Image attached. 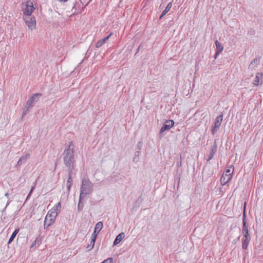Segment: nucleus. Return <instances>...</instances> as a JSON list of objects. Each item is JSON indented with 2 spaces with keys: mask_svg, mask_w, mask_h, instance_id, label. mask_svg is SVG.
Instances as JSON below:
<instances>
[{
  "mask_svg": "<svg viewBox=\"0 0 263 263\" xmlns=\"http://www.w3.org/2000/svg\"><path fill=\"white\" fill-rule=\"evenodd\" d=\"M103 226V224L102 222H98L95 226L94 231L91 236L97 237L98 233L102 230Z\"/></svg>",
  "mask_w": 263,
  "mask_h": 263,
  "instance_id": "nucleus-11",
  "label": "nucleus"
},
{
  "mask_svg": "<svg viewBox=\"0 0 263 263\" xmlns=\"http://www.w3.org/2000/svg\"><path fill=\"white\" fill-rule=\"evenodd\" d=\"M27 111L28 110H24V111H23V112L22 114V118H24L26 116Z\"/></svg>",
  "mask_w": 263,
  "mask_h": 263,
  "instance_id": "nucleus-31",
  "label": "nucleus"
},
{
  "mask_svg": "<svg viewBox=\"0 0 263 263\" xmlns=\"http://www.w3.org/2000/svg\"><path fill=\"white\" fill-rule=\"evenodd\" d=\"M20 231V229L17 228L14 231L12 234L11 236H10L9 240H8V243H10L14 239V238L15 237L16 234L18 233Z\"/></svg>",
  "mask_w": 263,
  "mask_h": 263,
  "instance_id": "nucleus-22",
  "label": "nucleus"
},
{
  "mask_svg": "<svg viewBox=\"0 0 263 263\" xmlns=\"http://www.w3.org/2000/svg\"><path fill=\"white\" fill-rule=\"evenodd\" d=\"M242 223H243V226H242V233H243V234L249 233V231H248V227H247L246 218V213H245V212L243 213V215Z\"/></svg>",
  "mask_w": 263,
  "mask_h": 263,
  "instance_id": "nucleus-16",
  "label": "nucleus"
},
{
  "mask_svg": "<svg viewBox=\"0 0 263 263\" xmlns=\"http://www.w3.org/2000/svg\"><path fill=\"white\" fill-rule=\"evenodd\" d=\"M49 218H48V220H47V222H49Z\"/></svg>",
  "mask_w": 263,
  "mask_h": 263,
  "instance_id": "nucleus-38",
  "label": "nucleus"
},
{
  "mask_svg": "<svg viewBox=\"0 0 263 263\" xmlns=\"http://www.w3.org/2000/svg\"><path fill=\"white\" fill-rule=\"evenodd\" d=\"M83 198L82 197H79V203L78 205V211L79 212H81L83 208L84 204L82 203V200Z\"/></svg>",
  "mask_w": 263,
  "mask_h": 263,
  "instance_id": "nucleus-23",
  "label": "nucleus"
},
{
  "mask_svg": "<svg viewBox=\"0 0 263 263\" xmlns=\"http://www.w3.org/2000/svg\"><path fill=\"white\" fill-rule=\"evenodd\" d=\"M5 196L6 197H7V198H8V196H9V193H8V192L6 193H5Z\"/></svg>",
  "mask_w": 263,
  "mask_h": 263,
  "instance_id": "nucleus-32",
  "label": "nucleus"
},
{
  "mask_svg": "<svg viewBox=\"0 0 263 263\" xmlns=\"http://www.w3.org/2000/svg\"><path fill=\"white\" fill-rule=\"evenodd\" d=\"M30 154H26V155L22 156L17 162V165H21L22 164L25 163L27 160L29 158Z\"/></svg>",
  "mask_w": 263,
  "mask_h": 263,
  "instance_id": "nucleus-17",
  "label": "nucleus"
},
{
  "mask_svg": "<svg viewBox=\"0 0 263 263\" xmlns=\"http://www.w3.org/2000/svg\"><path fill=\"white\" fill-rule=\"evenodd\" d=\"M93 183L88 178H83L82 179L80 196L84 198L87 195L90 194L93 191Z\"/></svg>",
  "mask_w": 263,
  "mask_h": 263,
  "instance_id": "nucleus-2",
  "label": "nucleus"
},
{
  "mask_svg": "<svg viewBox=\"0 0 263 263\" xmlns=\"http://www.w3.org/2000/svg\"><path fill=\"white\" fill-rule=\"evenodd\" d=\"M41 93H36L33 94L28 99L25 106V107L27 108V110H28L29 108L32 107L34 105V103L37 101L38 100L36 99L37 97H41Z\"/></svg>",
  "mask_w": 263,
  "mask_h": 263,
  "instance_id": "nucleus-7",
  "label": "nucleus"
},
{
  "mask_svg": "<svg viewBox=\"0 0 263 263\" xmlns=\"http://www.w3.org/2000/svg\"><path fill=\"white\" fill-rule=\"evenodd\" d=\"M9 202H7V204H6V205L5 208H7V206H8V205L9 204Z\"/></svg>",
  "mask_w": 263,
  "mask_h": 263,
  "instance_id": "nucleus-36",
  "label": "nucleus"
},
{
  "mask_svg": "<svg viewBox=\"0 0 263 263\" xmlns=\"http://www.w3.org/2000/svg\"><path fill=\"white\" fill-rule=\"evenodd\" d=\"M61 203L60 202H58L55 205V206H54L52 209H54L55 210V211L57 212L58 211H59L61 209Z\"/></svg>",
  "mask_w": 263,
  "mask_h": 263,
  "instance_id": "nucleus-27",
  "label": "nucleus"
},
{
  "mask_svg": "<svg viewBox=\"0 0 263 263\" xmlns=\"http://www.w3.org/2000/svg\"><path fill=\"white\" fill-rule=\"evenodd\" d=\"M216 152H217V145H216V144H215L213 146H212L211 148L210 153L209 155H208V159H207V161H210V160H211L213 158V157H214V155L216 154Z\"/></svg>",
  "mask_w": 263,
  "mask_h": 263,
  "instance_id": "nucleus-15",
  "label": "nucleus"
},
{
  "mask_svg": "<svg viewBox=\"0 0 263 263\" xmlns=\"http://www.w3.org/2000/svg\"><path fill=\"white\" fill-rule=\"evenodd\" d=\"M177 165L178 166H180L181 165V161L180 162H177Z\"/></svg>",
  "mask_w": 263,
  "mask_h": 263,
  "instance_id": "nucleus-33",
  "label": "nucleus"
},
{
  "mask_svg": "<svg viewBox=\"0 0 263 263\" xmlns=\"http://www.w3.org/2000/svg\"><path fill=\"white\" fill-rule=\"evenodd\" d=\"M234 171V166L230 167L224 172L220 178V182L222 185L227 184L231 179Z\"/></svg>",
  "mask_w": 263,
  "mask_h": 263,
  "instance_id": "nucleus-3",
  "label": "nucleus"
},
{
  "mask_svg": "<svg viewBox=\"0 0 263 263\" xmlns=\"http://www.w3.org/2000/svg\"><path fill=\"white\" fill-rule=\"evenodd\" d=\"M164 16H162V13L161 14V15H160V17H159V20H161Z\"/></svg>",
  "mask_w": 263,
  "mask_h": 263,
  "instance_id": "nucleus-35",
  "label": "nucleus"
},
{
  "mask_svg": "<svg viewBox=\"0 0 263 263\" xmlns=\"http://www.w3.org/2000/svg\"><path fill=\"white\" fill-rule=\"evenodd\" d=\"M58 215V212L55 211L54 209H51L48 211L44 220V228L48 227L55 220V217Z\"/></svg>",
  "mask_w": 263,
  "mask_h": 263,
  "instance_id": "nucleus-4",
  "label": "nucleus"
},
{
  "mask_svg": "<svg viewBox=\"0 0 263 263\" xmlns=\"http://www.w3.org/2000/svg\"><path fill=\"white\" fill-rule=\"evenodd\" d=\"M260 63V59L258 58L254 59L249 65V68L252 69L256 67Z\"/></svg>",
  "mask_w": 263,
  "mask_h": 263,
  "instance_id": "nucleus-19",
  "label": "nucleus"
},
{
  "mask_svg": "<svg viewBox=\"0 0 263 263\" xmlns=\"http://www.w3.org/2000/svg\"><path fill=\"white\" fill-rule=\"evenodd\" d=\"M172 7V2H170L167 6L166 7L165 9L163 10L162 12V16H164L171 9V8Z\"/></svg>",
  "mask_w": 263,
  "mask_h": 263,
  "instance_id": "nucleus-24",
  "label": "nucleus"
},
{
  "mask_svg": "<svg viewBox=\"0 0 263 263\" xmlns=\"http://www.w3.org/2000/svg\"><path fill=\"white\" fill-rule=\"evenodd\" d=\"M96 238H97V237H95L93 236H91V241H90V244H89V246H91L92 248L94 247V245H95V241H96Z\"/></svg>",
  "mask_w": 263,
  "mask_h": 263,
  "instance_id": "nucleus-26",
  "label": "nucleus"
},
{
  "mask_svg": "<svg viewBox=\"0 0 263 263\" xmlns=\"http://www.w3.org/2000/svg\"><path fill=\"white\" fill-rule=\"evenodd\" d=\"M223 120V115L221 114L219 116H218L215 121L214 125L212 127L211 133L213 135H214L215 133L217 132V129L219 128L220 126L221 122Z\"/></svg>",
  "mask_w": 263,
  "mask_h": 263,
  "instance_id": "nucleus-8",
  "label": "nucleus"
},
{
  "mask_svg": "<svg viewBox=\"0 0 263 263\" xmlns=\"http://www.w3.org/2000/svg\"><path fill=\"white\" fill-rule=\"evenodd\" d=\"M74 146L71 141L68 145L65 146L63 153V159L64 165L66 166L76 165V159L74 154Z\"/></svg>",
  "mask_w": 263,
  "mask_h": 263,
  "instance_id": "nucleus-1",
  "label": "nucleus"
},
{
  "mask_svg": "<svg viewBox=\"0 0 263 263\" xmlns=\"http://www.w3.org/2000/svg\"><path fill=\"white\" fill-rule=\"evenodd\" d=\"M263 83V74L262 73H257L256 75L255 80L253 84L255 86H258Z\"/></svg>",
  "mask_w": 263,
  "mask_h": 263,
  "instance_id": "nucleus-12",
  "label": "nucleus"
},
{
  "mask_svg": "<svg viewBox=\"0 0 263 263\" xmlns=\"http://www.w3.org/2000/svg\"><path fill=\"white\" fill-rule=\"evenodd\" d=\"M23 18L29 29L32 30L35 28L36 21L34 16H23Z\"/></svg>",
  "mask_w": 263,
  "mask_h": 263,
  "instance_id": "nucleus-6",
  "label": "nucleus"
},
{
  "mask_svg": "<svg viewBox=\"0 0 263 263\" xmlns=\"http://www.w3.org/2000/svg\"><path fill=\"white\" fill-rule=\"evenodd\" d=\"M72 178L68 177L66 184H67V189L68 191H69L70 190V187L72 185Z\"/></svg>",
  "mask_w": 263,
  "mask_h": 263,
  "instance_id": "nucleus-25",
  "label": "nucleus"
},
{
  "mask_svg": "<svg viewBox=\"0 0 263 263\" xmlns=\"http://www.w3.org/2000/svg\"><path fill=\"white\" fill-rule=\"evenodd\" d=\"M174 125V121L172 120H168L165 122L160 131V136L162 135L163 133L166 131L170 129Z\"/></svg>",
  "mask_w": 263,
  "mask_h": 263,
  "instance_id": "nucleus-9",
  "label": "nucleus"
},
{
  "mask_svg": "<svg viewBox=\"0 0 263 263\" xmlns=\"http://www.w3.org/2000/svg\"><path fill=\"white\" fill-rule=\"evenodd\" d=\"M112 34V33H110L107 36L102 39L101 40H99L96 44V47L97 48L100 47L102 46L103 44H104L106 41H107L110 36Z\"/></svg>",
  "mask_w": 263,
  "mask_h": 263,
  "instance_id": "nucleus-13",
  "label": "nucleus"
},
{
  "mask_svg": "<svg viewBox=\"0 0 263 263\" xmlns=\"http://www.w3.org/2000/svg\"><path fill=\"white\" fill-rule=\"evenodd\" d=\"M113 258L111 257L108 258L102 262V263H112Z\"/></svg>",
  "mask_w": 263,
  "mask_h": 263,
  "instance_id": "nucleus-28",
  "label": "nucleus"
},
{
  "mask_svg": "<svg viewBox=\"0 0 263 263\" xmlns=\"http://www.w3.org/2000/svg\"><path fill=\"white\" fill-rule=\"evenodd\" d=\"M60 1H62V2H66L67 0H60Z\"/></svg>",
  "mask_w": 263,
  "mask_h": 263,
  "instance_id": "nucleus-37",
  "label": "nucleus"
},
{
  "mask_svg": "<svg viewBox=\"0 0 263 263\" xmlns=\"http://www.w3.org/2000/svg\"><path fill=\"white\" fill-rule=\"evenodd\" d=\"M23 16H29L32 15L34 10L33 3L31 1H27L26 3H23L21 5Z\"/></svg>",
  "mask_w": 263,
  "mask_h": 263,
  "instance_id": "nucleus-5",
  "label": "nucleus"
},
{
  "mask_svg": "<svg viewBox=\"0 0 263 263\" xmlns=\"http://www.w3.org/2000/svg\"><path fill=\"white\" fill-rule=\"evenodd\" d=\"M251 240V237L249 233L243 234V238L242 239V248L243 249H247L250 241Z\"/></svg>",
  "mask_w": 263,
  "mask_h": 263,
  "instance_id": "nucleus-10",
  "label": "nucleus"
},
{
  "mask_svg": "<svg viewBox=\"0 0 263 263\" xmlns=\"http://www.w3.org/2000/svg\"><path fill=\"white\" fill-rule=\"evenodd\" d=\"M93 248H92L91 246H89V245H88L87 247H86V249H87V251H90L91 250H92Z\"/></svg>",
  "mask_w": 263,
  "mask_h": 263,
  "instance_id": "nucleus-30",
  "label": "nucleus"
},
{
  "mask_svg": "<svg viewBox=\"0 0 263 263\" xmlns=\"http://www.w3.org/2000/svg\"><path fill=\"white\" fill-rule=\"evenodd\" d=\"M34 187H35V185L32 186V187L31 188V190H30V192H29V194H28V196L27 197L26 200H27L29 198V197L31 196L33 191L34 189Z\"/></svg>",
  "mask_w": 263,
  "mask_h": 263,
  "instance_id": "nucleus-29",
  "label": "nucleus"
},
{
  "mask_svg": "<svg viewBox=\"0 0 263 263\" xmlns=\"http://www.w3.org/2000/svg\"><path fill=\"white\" fill-rule=\"evenodd\" d=\"M215 45L216 46L217 54H219L223 50V46L217 40L215 41Z\"/></svg>",
  "mask_w": 263,
  "mask_h": 263,
  "instance_id": "nucleus-20",
  "label": "nucleus"
},
{
  "mask_svg": "<svg viewBox=\"0 0 263 263\" xmlns=\"http://www.w3.org/2000/svg\"><path fill=\"white\" fill-rule=\"evenodd\" d=\"M218 55L219 54H217V51H216V53H215V55L214 58L216 59Z\"/></svg>",
  "mask_w": 263,
  "mask_h": 263,
  "instance_id": "nucleus-34",
  "label": "nucleus"
},
{
  "mask_svg": "<svg viewBox=\"0 0 263 263\" xmlns=\"http://www.w3.org/2000/svg\"><path fill=\"white\" fill-rule=\"evenodd\" d=\"M42 240V237L40 236H38L36 238L35 240L32 242L31 247L32 248L33 247L39 246L41 244Z\"/></svg>",
  "mask_w": 263,
  "mask_h": 263,
  "instance_id": "nucleus-21",
  "label": "nucleus"
},
{
  "mask_svg": "<svg viewBox=\"0 0 263 263\" xmlns=\"http://www.w3.org/2000/svg\"><path fill=\"white\" fill-rule=\"evenodd\" d=\"M67 168L68 177L72 178V175H75L77 170L75 168L76 165L66 166Z\"/></svg>",
  "mask_w": 263,
  "mask_h": 263,
  "instance_id": "nucleus-14",
  "label": "nucleus"
},
{
  "mask_svg": "<svg viewBox=\"0 0 263 263\" xmlns=\"http://www.w3.org/2000/svg\"><path fill=\"white\" fill-rule=\"evenodd\" d=\"M124 237L125 234L123 232H122L118 235L114 241V246H116L119 244L124 238Z\"/></svg>",
  "mask_w": 263,
  "mask_h": 263,
  "instance_id": "nucleus-18",
  "label": "nucleus"
}]
</instances>
